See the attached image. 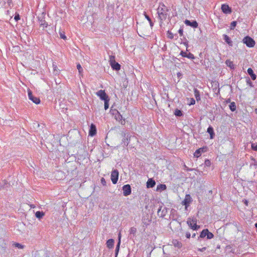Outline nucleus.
Here are the masks:
<instances>
[{
    "instance_id": "1",
    "label": "nucleus",
    "mask_w": 257,
    "mask_h": 257,
    "mask_svg": "<svg viewBox=\"0 0 257 257\" xmlns=\"http://www.w3.org/2000/svg\"><path fill=\"white\" fill-rule=\"evenodd\" d=\"M168 12V8L164 4H160L157 9V13L161 23L166 19Z\"/></svg>"
},
{
    "instance_id": "2",
    "label": "nucleus",
    "mask_w": 257,
    "mask_h": 257,
    "mask_svg": "<svg viewBox=\"0 0 257 257\" xmlns=\"http://www.w3.org/2000/svg\"><path fill=\"white\" fill-rule=\"evenodd\" d=\"M242 42L244 44H245L247 47L251 48L253 47L255 45V41L254 40L250 37L249 36L245 37L243 40Z\"/></svg>"
},
{
    "instance_id": "3",
    "label": "nucleus",
    "mask_w": 257,
    "mask_h": 257,
    "mask_svg": "<svg viewBox=\"0 0 257 257\" xmlns=\"http://www.w3.org/2000/svg\"><path fill=\"white\" fill-rule=\"evenodd\" d=\"M112 113L114 115V118L116 120L120 121L121 124H124V120L122 121V116L120 114L117 110H112Z\"/></svg>"
},
{
    "instance_id": "4",
    "label": "nucleus",
    "mask_w": 257,
    "mask_h": 257,
    "mask_svg": "<svg viewBox=\"0 0 257 257\" xmlns=\"http://www.w3.org/2000/svg\"><path fill=\"white\" fill-rule=\"evenodd\" d=\"M96 94L102 100L105 101L106 100V99H109L108 96L106 94L105 91L103 90H98L97 92H96Z\"/></svg>"
},
{
    "instance_id": "5",
    "label": "nucleus",
    "mask_w": 257,
    "mask_h": 257,
    "mask_svg": "<svg viewBox=\"0 0 257 257\" xmlns=\"http://www.w3.org/2000/svg\"><path fill=\"white\" fill-rule=\"evenodd\" d=\"M186 163L184 164V167L187 171L195 170L197 168L196 165H195L192 162H186Z\"/></svg>"
},
{
    "instance_id": "6",
    "label": "nucleus",
    "mask_w": 257,
    "mask_h": 257,
    "mask_svg": "<svg viewBox=\"0 0 257 257\" xmlns=\"http://www.w3.org/2000/svg\"><path fill=\"white\" fill-rule=\"evenodd\" d=\"M118 178V172L117 170H114L112 171L111 174V180L113 184H115Z\"/></svg>"
},
{
    "instance_id": "7",
    "label": "nucleus",
    "mask_w": 257,
    "mask_h": 257,
    "mask_svg": "<svg viewBox=\"0 0 257 257\" xmlns=\"http://www.w3.org/2000/svg\"><path fill=\"white\" fill-rule=\"evenodd\" d=\"M123 194L124 196H127L131 194L132 189L129 184H126L122 187Z\"/></svg>"
},
{
    "instance_id": "8",
    "label": "nucleus",
    "mask_w": 257,
    "mask_h": 257,
    "mask_svg": "<svg viewBox=\"0 0 257 257\" xmlns=\"http://www.w3.org/2000/svg\"><path fill=\"white\" fill-rule=\"evenodd\" d=\"M28 97L29 98L32 100L34 103L38 104L40 103V100L39 98L34 96L31 90H28Z\"/></svg>"
},
{
    "instance_id": "9",
    "label": "nucleus",
    "mask_w": 257,
    "mask_h": 257,
    "mask_svg": "<svg viewBox=\"0 0 257 257\" xmlns=\"http://www.w3.org/2000/svg\"><path fill=\"white\" fill-rule=\"evenodd\" d=\"M167 212V209L165 207H163L162 206H160L158 209V215L161 217H164Z\"/></svg>"
},
{
    "instance_id": "10",
    "label": "nucleus",
    "mask_w": 257,
    "mask_h": 257,
    "mask_svg": "<svg viewBox=\"0 0 257 257\" xmlns=\"http://www.w3.org/2000/svg\"><path fill=\"white\" fill-rule=\"evenodd\" d=\"M192 198L191 197L189 194H187L185 196V198L184 200L182 201V204L185 206V207L187 208L189 206V204L192 202Z\"/></svg>"
},
{
    "instance_id": "11",
    "label": "nucleus",
    "mask_w": 257,
    "mask_h": 257,
    "mask_svg": "<svg viewBox=\"0 0 257 257\" xmlns=\"http://www.w3.org/2000/svg\"><path fill=\"white\" fill-rule=\"evenodd\" d=\"M187 223L190 228L192 229L193 230H197L200 228L199 225H198L196 223L195 224H193V223L191 221V218H188L187 219Z\"/></svg>"
},
{
    "instance_id": "12",
    "label": "nucleus",
    "mask_w": 257,
    "mask_h": 257,
    "mask_svg": "<svg viewBox=\"0 0 257 257\" xmlns=\"http://www.w3.org/2000/svg\"><path fill=\"white\" fill-rule=\"evenodd\" d=\"M221 8L222 12L225 14H230L232 12L231 8L226 4H222Z\"/></svg>"
},
{
    "instance_id": "13",
    "label": "nucleus",
    "mask_w": 257,
    "mask_h": 257,
    "mask_svg": "<svg viewBox=\"0 0 257 257\" xmlns=\"http://www.w3.org/2000/svg\"><path fill=\"white\" fill-rule=\"evenodd\" d=\"M185 24L187 26H191L194 28H197L198 26V23L196 21H193L191 22L189 20H186L185 21Z\"/></svg>"
},
{
    "instance_id": "14",
    "label": "nucleus",
    "mask_w": 257,
    "mask_h": 257,
    "mask_svg": "<svg viewBox=\"0 0 257 257\" xmlns=\"http://www.w3.org/2000/svg\"><path fill=\"white\" fill-rule=\"evenodd\" d=\"M96 134V128L95 125L92 123L90 125L89 131V135L90 136H94Z\"/></svg>"
},
{
    "instance_id": "15",
    "label": "nucleus",
    "mask_w": 257,
    "mask_h": 257,
    "mask_svg": "<svg viewBox=\"0 0 257 257\" xmlns=\"http://www.w3.org/2000/svg\"><path fill=\"white\" fill-rule=\"evenodd\" d=\"M131 137H132L129 136L128 135H126L125 134L124 135V138L122 140V143L123 144V145L124 146H127L128 145Z\"/></svg>"
},
{
    "instance_id": "16",
    "label": "nucleus",
    "mask_w": 257,
    "mask_h": 257,
    "mask_svg": "<svg viewBox=\"0 0 257 257\" xmlns=\"http://www.w3.org/2000/svg\"><path fill=\"white\" fill-rule=\"evenodd\" d=\"M39 21L41 27L43 28H47L48 26V24L46 22L44 18L39 17Z\"/></svg>"
},
{
    "instance_id": "17",
    "label": "nucleus",
    "mask_w": 257,
    "mask_h": 257,
    "mask_svg": "<svg viewBox=\"0 0 257 257\" xmlns=\"http://www.w3.org/2000/svg\"><path fill=\"white\" fill-rule=\"evenodd\" d=\"M223 39L225 42L230 46H232L233 42L231 39L227 35L224 34L223 35Z\"/></svg>"
},
{
    "instance_id": "18",
    "label": "nucleus",
    "mask_w": 257,
    "mask_h": 257,
    "mask_svg": "<svg viewBox=\"0 0 257 257\" xmlns=\"http://www.w3.org/2000/svg\"><path fill=\"white\" fill-rule=\"evenodd\" d=\"M120 237H121L120 233H119L118 234V241L117 242V244L116 245L115 250V257L117 256V255H118V253L119 252V246H120Z\"/></svg>"
},
{
    "instance_id": "19",
    "label": "nucleus",
    "mask_w": 257,
    "mask_h": 257,
    "mask_svg": "<svg viewBox=\"0 0 257 257\" xmlns=\"http://www.w3.org/2000/svg\"><path fill=\"white\" fill-rule=\"evenodd\" d=\"M181 55L184 57H187L189 59H195V57L194 55L191 53H187V52H181Z\"/></svg>"
},
{
    "instance_id": "20",
    "label": "nucleus",
    "mask_w": 257,
    "mask_h": 257,
    "mask_svg": "<svg viewBox=\"0 0 257 257\" xmlns=\"http://www.w3.org/2000/svg\"><path fill=\"white\" fill-rule=\"evenodd\" d=\"M156 185V182L155 180L153 179H149L147 182V188H153Z\"/></svg>"
},
{
    "instance_id": "21",
    "label": "nucleus",
    "mask_w": 257,
    "mask_h": 257,
    "mask_svg": "<svg viewBox=\"0 0 257 257\" xmlns=\"http://www.w3.org/2000/svg\"><path fill=\"white\" fill-rule=\"evenodd\" d=\"M110 65L113 70L118 71V70H119L120 69V65L119 64H118L117 62H116V61L114 62H113L112 63L110 64Z\"/></svg>"
},
{
    "instance_id": "22",
    "label": "nucleus",
    "mask_w": 257,
    "mask_h": 257,
    "mask_svg": "<svg viewBox=\"0 0 257 257\" xmlns=\"http://www.w3.org/2000/svg\"><path fill=\"white\" fill-rule=\"evenodd\" d=\"M247 71L252 80H254L256 79V75L254 73L253 70L251 68H248Z\"/></svg>"
},
{
    "instance_id": "23",
    "label": "nucleus",
    "mask_w": 257,
    "mask_h": 257,
    "mask_svg": "<svg viewBox=\"0 0 257 257\" xmlns=\"http://www.w3.org/2000/svg\"><path fill=\"white\" fill-rule=\"evenodd\" d=\"M207 132L210 135V138L212 139L214 138L215 134L214 132L213 128L211 126H209L207 130Z\"/></svg>"
},
{
    "instance_id": "24",
    "label": "nucleus",
    "mask_w": 257,
    "mask_h": 257,
    "mask_svg": "<svg viewBox=\"0 0 257 257\" xmlns=\"http://www.w3.org/2000/svg\"><path fill=\"white\" fill-rule=\"evenodd\" d=\"M114 241L113 239H109L106 241V246L109 248L113 247Z\"/></svg>"
},
{
    "instance_id": "25",
    "label": "nucleus",
    "mask_w": 257,
    "mask_h": 257,
    "mask_svg": "<svg viewBox=\"0 0 257 257\" xmlns=\"http://www.w3.org/2000/svg\"><path fill=\"white\" fill-rule=\"evenodd\" d=\"M225 64L232 70L235 68L233 62L229 59L226 60Z\"/></svg>"
},
{
    "instance_id": "26",
    "label": "nucleus",
    "mask_w": 257,
    "mask_h": 257,
    "mask_svg": "<svg viewBox=\"0 0 257 257\" xmlns=\"http://www.w3.org/2000/svg\"><path fill=\"white\" fill-rule=\"evenodd\" d=\"M172 242L173 245L175 247H177L178 248H181L182 247V243L177 239L173 240Z\"/></svg>"
},
{
    "instance_id": "27",
    "label": "nucleus",
    "mask_w": 257,
    "mask_h": 257,
    "mask_svg": "<svg viewBox=\"0 0 257 257\" xmlns=\"http://www.w3.org/2000/svg\"><path fill=\"white\" fill-rule=\"evenodd\" d=\"M208 232V229H203L200 233L199 236L198 238V240H199L200 238H204L206 236V233Z\"/></svg>"
},
{
    "instance_id": "28",
    "label": "nucleus",
    "mask_w": 257,
    "mask_h": 257,
    "mask_svg": "<svg viewBox=\"0 0 257 257\" xmlns=\"http://www.w3.org/2000/svg\"><path fill=\"white\" fill-rule=\"evenodd\" d=\"M194 95L196 99V100L198 101L199 100H200V93L199 91L196 88H195L194 90Z\"/></svg>"
},
{
    "instance_id": "29",
    "label": "nucleus",
    "mask_w": 257,
    "mask_h": 257,
    "mask_svg": "<svg viewBox=\"0 0 257 257\" xmlns=\"http://www.w3.org/2000/svg\"><path fill=\"white\" fill-rule=\"evenodd\" d=\"M45 214L43 211H37L35 213V215L37 218L41 219L44 216Z\"/></svg>"
},
{
    "instance_id": "30",
    "label": "nucleus",
    "mask_w": 257,
    "mask_h": 257,
    "mask_svg": "<svg viewBox=\"0 0 257 257\" xmlns=\"http://www.w3.org/2000/svg\"><path fill=\"white\" fill-rule=\"evenodd\" d=\"M229 108L232 111H234L236 109V105L234 102H232L229 105Z\"/></svg>"
},
{
    "instance_id": "31",
    "label": "nucleus",
    "mask_w": 257,
    "mask_h": 257,
    "mask_svg": "<svg viewBox=\"0 0 257 257\" xmlns=\"http://www.w3.org/2000/svg\"><path fill=\"white\" fill-rule=\"evenodd\" d=\"M167 188V187L166 185L165 184H160L158 185L157 190H165Z\"/></svg>"
},
{
    "instance_id": "32",
    "label": "nucleus",
    "mask_w": 257,
    "mask_h": 257,
    "mask_svg": "<svg viewBox=\"0 0 257 257\" xmlns=\"http://www.w3.org/2000/svg\"><path fill=\"white\" fill-rule=\"evenodd\" d=\"M144 15H145V18L147 19V20L149 21V23H150V25L151 26V28H152L153 27V23L152 22L151 18L149 17V16H148L146 13L144 14Z\"/></svg>"
},
{
    "instance_id": "33",
    "label": "nucleus",
    "mask_w": 257,
    "mask_h": 257,
    "mask_svg": "<svg viewBox=\"0 0 257 257\" xmlns=\"http://www.w3.org/2000/svg\"><path fill=\"white\" fill-rule=\"evenodd\" d=\"M174 114L177 116H181L183 115L182 111L178 109L175 110Z\"/></svg>"
},
{
    "instance_id": "34",
    "label": "nucleus",
    "mask_w": 257,
    "mask_h": 257,
    "mask_svg": "<svg viewBox=\"0 0 257 257\" xmlns=\"http://www.w3.org/2000/svg\"><path fill=\"white\" fill-rule=\"evenodd\" d=\"M214 237V234L208 230V232L206 233V238L208 239L213 238Z\"/></svg>"
},
{
    "instance_id": "35",
    "label": "nucleus",
    "mask_w": 257,
    "mask_h": 257,
    "mask_svg": "<svg viewBox=\"0 0 257 257\" xmlns=\"http://www.w3.org/2000/svg\"><path fill=\"white\" fill-rule=\"evenodd\" d=\"M37 255L38 257H47L46 252L44 251L38 252Z\"/></svg>"
},
{
    "instance_id": "36",
    "label": "nucleus",
    "mask_w": 257,
    "mask_h": 257,
    "mask_svg": "<svg viewBox=\"0 0 257 257\" xmlns=\"http://www.w3.org/2000/svg\"><path fill=\"white\" fill-rule=\"evenodd\" d=\"M113 62H115V56H114V55L109 56V64L112 63Z\"/></svg>"
},
{
    "instance_id": "37",
    "label": "nucleus",
    "mask_w": 257,
    "mask_h": 257,
    "mask_svg": "<svg viewBox=\"0 0 257 257\" xmlns=\"http://www.w3.org/2000/svg\"><path fill=\"white\" fill-rule=\"evenodd\" d=\"M129 231L131 234H133L135 235L137 232V229L134 227H132L130 229Z\"/></svg>"
},
{
    "instance_id": "38",
    "label": "nucleus",
    "mask_w": 257,
    "mask_h": 257,
    "mask_svg": "<svg viewBox=\"0 0 257 257\" xmlns=\"http://www.w3.org/2000/svg\"><path fill=\"white\" fill-rule=\"evenodd\" d=\"M104 101V109H105V110H106L109 107V99H106V100H105Z\"/></svg>"
},
{
    "instance_id": "39",
    "label": "nucleus",
    "mask_w": 257,
    "mask_h": 257,
    "mask_svg": "<svg viewBox=\"0 0 257 257\" xmlns=\"http://www.w3.org/2000/svg\"><path fill=\"white\" fill-rule=\"evenodd\" d=\"M14 245L15 247H18V248H20V249H22L24 248V246L19 243H15L14 244Z\"/></svg>"
},
{
    "instance_id": "40",
    "label": "nucleus",
    "mask_w": 257,
    "mask_h": 257,
    "mask_svg": "<svg viewBox=\"0 0 257 257\" xmlns=\"http://www.w3.org/2000/svg\"><path fill=\"white\" fill-rule=\"evenodd\" d=\"M236 21H233L231 23V24H230V29L231 30H233L234 29V28L236 27Z\"/></svg>"
},
{
    "instance_id": "41",
    "label": "nucleus",
    "mask_w": 257,
    "mask_h": 257,
    "mask_svg": "<svg viewBox=\"0 0 257 257\" xmlns=\"http://www.w3.org/2000/svg\"><path fill=\"white\" fill-rule=\"evenodd\" d=\"M77 69H78L79 74H81L83 71V69L79 63L77 65Z\"/></svg>"
},
{
    "instance_id": "42",
    "label": "nucleus",
    "mask_w": 257,
    "mask_h": 257,
    "mask_svg": "<svg viewBox=\"0 0 257 257\" xmlns=\"http://www.w3.org/2000/svg\"><path fill=\"white\" fill-rule=\"evenodd\" d=\"M246 83L247 85H248L250 87H253V85L252 84V82L251 81V80L249 79V78H248L246 80Z\"/></svg>"
},
{
    "instance_id": "43",
    "label": "nucleus",
    "mask_w": 257,
    "mask_h": 257,
    "mask_svg": "<svg viewBox=\"0 0 257 257\" xmlns=\"http://www.w3.org/2000/svg\"><path fill=\"white\" fill-rule=\"evenodd\" d=\"M251 148L253 150L257 151V143H252Z\"/></svg>"
},
{
    "instance_id": "44",
    "label": "nucleus",
    "mask_w": 257,
    "mask_h": 257,
    "mask_svg": "<svg viewBox=\"0 0 257 257\" xmlns=\"http://www.w3.org/2000/svg\"><path fill=\"white\" fill-rule=\"evenodd\" d=\"M150 221L151 220L148 218V219H144L143 220V222L144 224H145L146 225H149Z\"/></svg>"
},
{
    "instance_id": "45",
    "label": "nucleus",
    "mask_w": 257,
    "mask_h": 257,
    "mask_svg": "<svg viewBox=\"0 0 257 257\" xmlns=\"http://www.w3.org/2000/svg\"><path fill=\"white\" fill-rule=\"evenodd\" d=\"M8 183V182L6 181V180H5L4 181V183H3V184H0V190H1L2 189L4 188L5 186L7 185Z\"/></svg>"
},
{
    "instance_id": "46",
    "label": "nucleus",
    "mask_w": 257,
    "mask_h": 257,
    "mask_svg": "<svg viewBox=\"0 0 257 257\" xmlns=\"http://www.w3.org/2000/svg\"><path fill=\"white\" fill-rule=\"evenodd\" d=\"M101 183L103 186L106 185V182L105 181V180L104 178H101Z\"/></svg>"
},
{
    "instance_id": "47",
    "label": "nucleus",
    "mask_w": 257,
    "mask_h": 257,
    "mask_svg": "<svg viewBox=\"0 0 257 257\" xmlns=\"http://www.w3.org/2000/svg\"><path fill=\"white\" fill-rule=\"evenodd\" d=\"M5 2H7L8 6L9 7H11V5H12V0H4Z\"/></svg>"
},
{
    "instance_id": "48",
    "label": "nucleus",
    "mask_w": 257,
    "mask_h": 257,
    "mask_svg": "<svg viewBox=\"0 0 257 257\" xmlns=\"http://www.w3.org/2000/svg\"><path fill=\"white\" fill-rule=\"evenodd\" d=\"M191 221L194 224H197V220L196 218H191Z\"/></svg>"
},
{
    "instance_id": "49",
    "label": "nucleus",
    "mask_w": 257,
    "mask_h": 257,
    "mask_svg": "<svg viewBox=\"0 0 257 257\" xmlns=\"http://www.w3.org/2000/svg\"><path fill=\"white\" fill-rule=\"evenodd\" d=\"M200 153L199 150H197L194 154V156L198 157L200 155Z\"/></svg>"
},
{
    "instance_id": "50",
    "label": "nucleus",
    "mask_w": 257,
    "mask_h": 257,
    "mask_svg": "<svg viewBox=\"0 0 257 257\" xmlns=\"http://www.w3.org/2000/svg\"><path fill=\"white\" fill-rule=\"evenodd\" d=\"M60 36L61 38H62L63 39H66V37L65 36V35L64 34H62V33H60Z\"/></svg>"
},
{
    "instance_id": "51",
    "label": "nucleus",
    "mask_w": 257,
    "mask_h": 257,
    "mask_svg": "<svg viewBox=\"0 0 257 257\" xmlns=\"http://www.w3.org/2000/svg\"><path fill=\"white\" fill-rule=\"evenodd\" d=\"M186 237L187 238H190V236H191V234L190 232H187L186 233V235H185Z\"/></svg>"
},
{
    "instance_id": "52",
    "label": "nucleus",
    "mask_w": 257,
    "mask_h": 257,
    "mask_svg": "<svg viewBox=\"0 0 257 257\" xmlns=\"http://www.w3.org/2000/svg\"><path fill=\"white\" fill-rule=\"evenodd\" d=\"M20 16H19V14H18V15H16V16H15V20L16 21H18V20H20Z\"/></svg>"
},
{
    "instance_id": "53",
    "label": "nucleus",
    "mask_w": 257,
    "mask_h": 257,
    "mask_svg": "<svg viewBox=\"0 0 257 257\" xmlns=\"http://www.w3.org/2000/svg\"><path fill=\"white\" fill-rule=\"evenodd\" d=\"M206 166L209 167L211 165V162H204Z\"/></svg>"
},
{
    "instance_id": "54",
    "label": "nucleus",
    "mask_w": 257,
    "mask_h": 257,
    "mask_svg": "<svg viewBox=\"0 0 257 257\" xmlns=\"http://www.w3.org/2000/svg\"><path fill=\"white\" fill-rule=\"evenodd\" d=\"M206 247H203L202 248H199L198 250H199L200 251H205L206 250Z\"/></svg>"
},
{
    "instance_id": "55",
    "label": "nucleus",
    "mask_w": 257,
    "mask_h": 257,
    "mask_svg": "<svg viewBox=\"0 0 257 257\" xmlns=\"http://www.w3.org/2000/svg\"><path fill=\"white\" fill-rule=\"evenodd\" d=\"M243 203L245 204V205L246 206H248V201H247V200H243Z\"/></svg>"
},
{
    "instance_id": "56",
    "label": "nucleus",
    "mask_w": 257,
    "mask_h": 257,
    "mask_svg": "<svg viewBox=\"0 0 257 257\" xmlns=\"http://www.w3.org/2000/svg\"><path fill=\"white\" fill-rule=\"evenodd\" d=\"M183 30L182 29H180L179 30V33L180 34V36H182L183 35Z\"/></svg>"
},
{
    "instance_id": "57",
    "label": "nucleus",
    "mask_w": 257,
    "mask_h": 257,
    "mask_svg": "<svg viewBox=\"0 0 257 257\" xmlns=\"http://www.w3.org/2000/svg\"><path fill=\"white\" fill-rule=\"evenodd\" d=\"M195 103V101L194 99H192L191 100V104H194Z\"/></svg>"
},
{
    "instance_id": "58",
    "label": "nucleus",
    "mask_w": 257,
    "mask_h": 257,
    "mask_svg": "<svg viewBox=\"0 0 257 257\" xmlns=\"http://www.w3.org/2000/svg\"><path fill=\"white\" fill-rule=\"evenodd\" d=\"M250 166H251L252 165H253V166H256L257 165V162H254V163L253 164H251L250 165Z\"/></svg>"
},
{
    "instance_id": "59",
    "label": "nucleus",
    "mask_w": 257,
    "mask_h": 257,
    "mask_svg": "<svg viewBox=\"0 0 257 257\" xmlns=\"http://www.w3.org/2000/svg\"><path fill=\"white\" fill-rule=\"evenodd\" d=\"M196 234L195 233H193V234H192V237L193 238L195 237V236H196Z\"/></svg>"
},
{
    "instance_id": "60",
    "label": "nucleus",
    "mask_w": 257,
    "mask_h": 257,
    "mask_svg": "<svg viewBox=\"0 0 257 257\" xmlns=\"http://www.w3.org/2000/svg\"><path fill=\"white\" fill-rule=\"evenodd\" d=\"M53 66H54V70H55V69H56V66H54V65H53Z\"/></svg>"
},
{
    "instance_id": "61",
    "label": "nucleus",
    "mask_w": 257,
    "mask_h": 257,
    "mask_svg": "<svg viewBox=\"0 0 257 257\" xmlns=\"http://www.w3.org/2000/svg\"><path fill=\"white\" fill-rule=\"evenodd\" d=\"M31 208H34L35 207V206L34 205H31Z\"/></svg>"
},
{
    "instance_id": "62",
    "label": "nucleus",
    "mask_w": 257,
    "mask_h": 257,
    "mask_svg": "<svg viewBox=\"0 0 257 257\" xmlns=\"http://www.w3.org/2000/svg\"><path fill=\"white\" fill-rule=\"evenodd\" d=\"M205 161H208L209 160L208 159H205Z\"/></svg>"
},
{
    "instance_id": "63",
    "label": "nucleus",
    "mask_w": 257,
    "mask_h": 257,
    "mask_svg": "<svg viewBox=\"0 0 257 257\" xmlns=\"http://www.w3.org/2000/svg\"><path fill=\"white\" fill-rule=\"evenodd\" d=\"M255 111H256V113H257V109H256Z\"/></svg>"
},
{
    "instance_id": "64",
    "label": "nucleus",
    "mask_w": 257,
    "mask_h": 257,
    "mask_svg": "<svg viewBox=\"0 0 257 257\" xmlns=\"http://www.w3.org/2000/svg\"><path fill=\"white\" fill-rule=\"evenodd\" d=\"M128 255H129V254H128V255H127V257H129V256H128Z\"/></svg>"
}]
</instances>
